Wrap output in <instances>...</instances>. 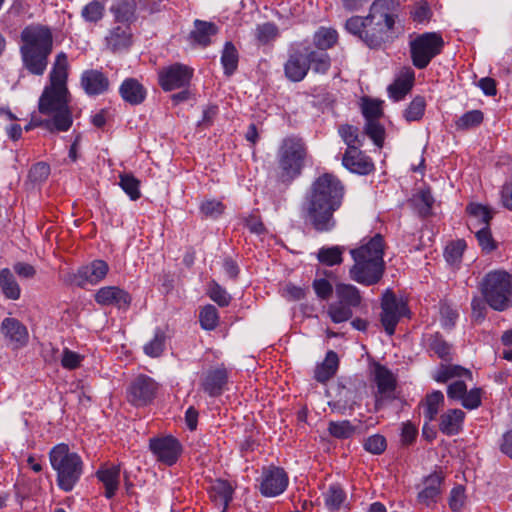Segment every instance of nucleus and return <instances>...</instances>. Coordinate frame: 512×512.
<instances>
[{"mask_svg": "<svg viewBox=\"0 0 512 512\" xmlns=\"http://www.w3.org/2000/svg\"><path fill=\"white\" fill-rule=\"evenodd\" d=\"M336 296L338 302L351 308L358 307L361 304L362 297L359 289L352 284L339 283L336 285Z\"/></svg>", "mask_w": 512, "mask_h": 512, "instance_id": "33", "label": "nucleus"}, {"mask_svg": "<svg viewBox=\"0 0 512 512\" xmlns=\"http://www.w3.org/2000/svg\"><path fill=\"white\" fill-rule=\"evenodd\" d=\"M467 211L470 215V228H480L485 225L489 226L492 214L486 206L478 203H471L467 206Z\"/></svg>", "mask_w": 512, "mask_h": 512, "instance_id": "37", "label": "nucleus"}, {"mask_svg": "<svg viewBox=\"0 0 512 512\" xmlns=\"http://www.w3.org/2000/svg\"><path fill=\"white\" fill-rule=\"evenodd\" d=\"M192 76L193 69L180 63L164 67L158 73L159 84L165 91L185 88Z\"/></svg>", "mask_w": 512, "mask_h": 512, "instance_id": "13", "label": "nucleus"}, {"mask_svg": "<svg viewBox=\"0 0 512 512\" xmlns=\"http://www.w3.org/2000/svg\"><path fill=\"white\" fill-rule=\"evenodd\" d=\"M278 36V27L271 22L260 24L256 28V38L259 42L266 44Z\"/></svg>", "mask_w": 512, "mask_h": 512, "instance_id": "58", "label": "nucleus"}, {"mask_svg": "<svg viewBox=\"0 0 512 512\" xmlns=\"http://www.w3.org/2000/svg\"><path fill=\"white\" fill-rule=\"evenodd\" d=\"M356 428L348 420L330 421L328 432L337 439H348L354 435Z\"/></svg>", "mask_w": 512, "mask_h": 512, "instance_id": "46", "label": "nucleus"}, {"mask_svg": "<svg viewBox=\"0 0 512 512\" xmlns=\"http://www.w3.org/2000/svg\"><path fill=\"white\" fill-rule=\"evenodd\" d=\"M208 295L221 307L228 306L231 301V296L228 294V292L215 281L210 284Z\"/></svg>", "mask_w": 512, "mask_h": 512, "instance_id": "60", "label": "nucleus"}, {"mask_svg": "<svg viewBox=\"0 0 512 512\" xmlns=\"http://www.w3.org/2000/svg\"><path fill=\"white\" fill-rule=\"evenodd\" d=\"M158 390L157 382L149 376L139 375L127 389L128 402L136 407L150 404Z\"/></svg>", "mask_w": 512, "mask_h": 512, "instance_id": "11", "label": "nucleus"}, {"mask_svg": "<svg viewBox=\"0 0 512 512\" xmlns=\"http://www.w3.org/2000/svg\"><path fill=\"white\" fill-rule=\"evenodd\" d=\"M339 135L347 145L346 150L357 149L362 146L359 129L355 126L344 124L338 129Z\"/></svg>", "mask_w": 512, "mask_h": 512, "instance_id": "42", "label": "nucleus"}, {"mask_svg": "<svg viewBox=\"0 0 512 512\" xmlns=\"http://www.w3.org/2000/svg\"><path fill=\"white\" fill-rule=\"evenodd\" d=\"M362 113L366 121L378 120L382 115L381 102L377 100L364 99Z\"/></svg>", "mask_w": 512, "mask_h": 512, "instance_id": "61", "label": "nucleus"}, {"mask_svg": "<svg viewBox=\"0 0 512 512\" xmlns=\"http://www.w3.org/2000/svg\"><path fill=\"white\" fill-rule=\"evenodd\" d=\"M482 121L483 113L480 110H471L456 121V127L459 130H467L479 126Z\"/></svg>", "mask_w": 512, "mask_h": 512, "instance_id": "53", "label": "nucleus"}, {"mask_svg": "<svg viewBox=\"0 0 512 512\" xmlns=\"http://www.w3.org/2000/svg\"><path fill=\"white\" fill-rule=\"evenodd\" d=\"M306 148L301 139L288 137L282 141L278 150V164L283 181H291L301 173Z\"/></svg>", "mask_w": 512, "mask_h": 512, "instance_id": "8", "label": "nucleus"}, {"mask_svg": "<svg viewBox=\"0 0 512 512\" xmlns=\"http://www.w3.org/2000/svg\"><path fill=\"white\" fill-rule=\"evenodd\" d=\"M381 324L385 332L392 336L400 319L409 314L406 303L397 298L391 290H386L381 300Z\"/></svg>", "mask_w": 512, "mask_h": 512, "instance_id": "10", "label": "nucleus"}, {"mask_svg": "<svg viewBox=\"0 0 512 512\" xmlns=\"http://www.w3.org/2000/svg\"><path fill=\"white\" fill-rule=\"evenodd\" d=\"M479 287L493 310L504 311L512 305V275L507 271L499 269L488 272Z\"/></svg>", "mask_w": 512, "mask_h": 512, "instance_id": "7", "label": "nucleus"}, {"mask_svg": "<svg viewBox=\"0 0 512 512\" xmlns=\"http://www.w3.org/2000/svg\"><path fill=\"white\" fill-rule=\"evenodd\" d=\"M21 40L23 44L20 51L24 66L34 75H43L53 47L50 29L41 25L27 26L21 32Z\"/></svg>", "mask_w": 512, "mask_h": 512, "instance_id": "5", "label": "nucleus"}, {"mask_svg": "<svg viewBox=\"0 0 512 512\" xmlns=\"http://www.w3.org/2000/svg\"><path fill=\"white\" fill-rule=\"evenodd\" d=\"M337 32L329 28H320L313 37L316 50L325 51L331 48L337 41Z\"/></svg>", "mask_w": 512, "mask_h": 512, "instance_id": "40", "label": "nucleus"}, {"mask_svg": "<svg viewBox=\"0 0 512 512\" xmlns=\"http://www.w3.org/2000/svg\"><path fill=\"white\" fill-rule=\"evenodd\" d=\"M119 93L123 100L131 105H139L146 98V89L134 78L125 79L119 88Z\"/></svg>", "mask_w": 512, "mask_h": 512, "instance_id": "27", "label": "nucleus"}, {"mask_svg": "<svg viewBox=\"0 0 512 512\" xmlns=\"http://www.w3.org/2000/svg\"><path fill=\"white\" fill-rule=\"evenodd\" d=\"M428 350L436 354L443 361H451L453 355L452 345L440 333L430 334L426 337Z\"/></svg>", "mask_w": 512, "mask_h": 512, "instance_id": "31", "label": "nucleus"}, {"mask_svg": "<svg viewBox=\"0 0 512 512\" xmlns=\"http://www.w3.org/2000/svg\"><path fill=\"white\" fill-rule=\"evenodd\" d=\"M132 44V32L129 26H116L105 37L106 48L112 52L128 49Z\"/></svg>", "mask_w": 512, "mask_h": 512, "instance_id": "24", "label": "nucleus"}, {"mask_svg": "<svg viewBox=\"0 0 512 512\" xmlns=\"http://www.w3.org/2000/svg\"><path fill=\"white\" fill-rule=\"evenodd\" d=\"M201 327L205 330H214L219 321L217 309L213 305H206L199 314Z\"/></svg>", "mask_w": 512, "mask_h": 512, "instance_id": "52", "label": "nucleus"}, {"mask_svg": "<svg viewBox=\"0 0 512 512\" xmlns=\"http://www.w3.org/2000/svg\"><path fill=\"white\" fill-rule=\"evenodd\" d=\"M342 165L352 173L367 175L374 170V164L370 157L366 156L360 148L346 150Z\"/></svg>", "mask_w": 512, "mask_h": 512, "instance_id": "18", "label": "nucleus"}, {"mask_svg": "<svg viewBox=\"0 0 512 512\" xmlns=\"http://www.w3.org/2000/svg\"><path fill=\"white\" fill-rule=\"evenodd\" d=\"M109 271L108 264L103 260H94L78 269L75 278L78 285L83 287L86 283L97 284L103 280Z\"/></svg>", "mask_w": 512, "mask_h": 512, "instance_id": "21", "label": "nucleus"}, {"mask_svg": "<svg viewBox=\"0 0 512 512\" xmlns=\"http://www.w3.org/2000/svg\"><path fill=\"white\" fill-rule=\"evenodd\" d=\"M1 330L14 349L23 347L28 342L27 328L15 318H5Z\"/></svg>", "mask_w": 512, "mask_h": 512, "instance_id": "22", "label": "nucleus"}, {"mask_svg": "<svg viewBox=\"0 0 512 512\" xmlns=\"http://www.w3.org/2000/svg\"><path fill=\"white\" fill-rule=\"evenodd\" d=\"M346 498L344 490L337 484L330 485L324 493L327 508L331 511L338 510Z\"/></svg>", "mask_w": 512, "mask_h": 512, "instance_id": "45", "label": "nucleus"}, {"mask_svg": "<svg viewBox=\"0 0 512 512\" xmlns=\"http://www.w3.org/2000/svg\"><path fill=\"white\" fill-rule=\"evenodd\" d=\"M363 447L371 454L380 455L386 450L387 442L384 436L374 434L364 440Z\"/></svg>", "mask_w": 512, "mask_h": 512, "instance_id": "57", "label": "nucleus"}, {"mask_svg": "<svg viewBox=\"0 0 512 512\" xmlns=\"http://www.w3.org/2000/svg\"><path fill=\"white\" fill-rule=\"evenodd\" d=\"M366 135L374 142L377 147H382L384 143L385 129L378 120L366 121Z\"/></svg>", "mask_w": 512, "mask_h": 512, "instance_id": "55", "label": "nucleus"}, {"mask_svg": "<svg viewBox=\"0 0 512 512\" xmlns=\"http://www.w3.org/2000/svg\"><path fill=\"white\" fill-rule=\"evenodd\" d=\"M444 41L436 32H425L410 42V54L413 65L418 69L426 68L431 60L439 55Z\"/></svg>", "mask_w": 512, "mask_h": 512, "instance_id": "9", "label": "nucleus"}, {"mask_svg": "<svg viewBox=\"0 0 512 512\" xmlns=\"http://www.w3.org/2000/svg\"><path fill=\"white\" fill-rule=\"evenodd\" d=\"M441 325L446 329H452L458 318V312L450 305L443 303L440 306Z\"/></svg>", "mask_w": 512, "mask_h": 512, "instance_id": "62", "label": "nucleus"}, {"mask_svg": "<svg viewBox=\"0 0 512 512\" xmlns=\"http://www.w3.org/2000/svg\"><path fill=\"white\" fill-rule=\"evenodd\" d=\"M465 248L466 243L464 240L451 242L449 245H447L444 252L446 261L451 265H457L460 263Z\"/></svg>", "mask_w": 512, "mask_h": 512, "instance_id": "54", "label": "nucleus"}, {"mask_svg": "<svg viewBox=\"0 0 512 512\" xmlns=\"http://www.w3.org/2000/svg\"><path fill=\"white\" fill-rule=\"evenodd\" d=\"M229 373L221 364L204 371L200 377V387L210 397L220 396L228 383Z\"/></svg>", "mask_w": 512, "mask_h": 512, "instance_id": "15", "label": "nucleus"}, {"mask_svg": "<svg viewBox=\"0 0 512 512\" xmlns=\"http://www.w3.org/2000/svg\"><path fill=\"white\" fill-rule=\"evenodd\" d=\"M475 236L483 252L490 253L497 248V243L492 236L489 226L485 225L478 228Z\"/></svg>", "mask_w": 512, "mask_h": 512, "instance_id": "51", "label": "nucleus"}, {"mask_svg": "<svg viewBox=\"0 0 512 512\" xmlns=\"http://www.w3.org/2000/svg\"><path fill=\"white\" fill-rule=\"evenodd\" d=\"M306 56L308 57L309 69L318 74H326L331 66V60L327 52L315 50L311 46H306Z\"/></svg>", "mask_w": 512, "mask_h": 512, "instance_id": "32", "label": "nucleus"}, {"mask_svg": "<svg viewBox=\"0 0 512 512\" xmlns=\"http://www.w3.org/2000/svg\"><path fill=\"white\" fill-rule=\"evenodd\" d=\"M109 85V79L99 70H86L81 75V87L89 96H96L107 92Z\"/></svg>", "mask_w": 512, "mask_h": 512, "instance_id": "20", "label": "nucleus"}, {"mask_svg": "<svg viewBox=\"0 0 512 512\" xmlns=\"http://www.w3.org/2000/svg\"><path fill=\"white\" fill-rule=\"evenodd\" d=\"M49 460L52 468L57 473V485L64 492H70L79 482L84 463L81 457L70 450L66 444H58L49 452Z\"/></svg>", "mask_w": 512, "mask_h": 512, "instance_id": "6", "label": "nucleus"}, {"mask_svg": "<svg viewBox=\"0 0 512 512\" xmlns=\"http://www.w3.org/2000/svg\"><path fill=\"white\" fill-rule=\"evenodd\" d=\"M200 211L207 217L215 218L223 213L224 205L220 201L208 199L201 203Z\"/></svg>", "mask_w": 512, "mask_h": 512, "instance_id": "63", "label": "nucleus"}, {"mask_svg": "<svg viewBox=\"0 0 512 512\" xmlns=\"http://www.w3.org/2000/svg\"><path fill=\"white\" fill-rule=\"evenodd\" d=\"M350 254L354 260L349 271L351 279L366 286L378 283L385 269L382 236L376 234L366 244L351 249Z\"/></svg>", "mask_w": 512, "mask_h": 512, "instance_id": "4", "label": "nucleus"}, {"mask_svg": "<svg viewBox=\"0 0 512 512\" xmlns=\"http://www.w3.org/2000/svg\"><path fill=\"white\" fill-rule=\"evenodd\" d=\"M374 379L378 394L380 395L376 396L375 408L379 409L382 405V400L391 397L396 386V380L392 372L380 364H377L374 368Z\"/></svg>", "mask_w": 512, "mask_h": 512, "instance_id": "19", "label": "nucleus"}, {"mask_svg": "<svg viewBox=\"0 0 512 512\" xmlns=\"http://www.w3.org/2000/svg\"><path fill=\"white\" fill-rule=\"evenodd\" d=\"M328 315L334 323H342L352 317L353 311L351 307L337 301L329 305Z\"/></svg>", "mask_w": 512, "mask_h": 512, "instance_id": "50", "label": "nucleus"}, {"mask_svg": "<svg viewBox=\"0 0 512 512\" xmlns=\"http://www.w3.org/2000/svg\"><path fill=\"white\" fill-rule=\"evenodd\" d=\"M221 63L224 68V73L228 76L232 75L238 66V52L231 42H226L222 56Z\"/></svg>", "mask_w": 512, "mask_h": 512, "instance_id": "41", "label": "nucleus"}, {"mask_svg": "<svg viewBox=\"0 0 512 512\" xmlns=\"http://www.w3.org/2000/svg\"><path fill=\"white\" fill-rule=\"evenodd\" d=\"M68 66L67 55L64 52L59 53L50 72V85L45 87L39 99V111L53 116L51 121L46 122V126L53 125L59 131H67L72 125L66 85Z\"/></svg>", "mask_w": 512, "mask_h": 512, "instance_id": "3", "label": "nucleus"}, {"mask_svg": "<svg viewBox=\"0 0 512 512\" xmlns=\"http://www.w3.org/2000/svg\"><path fill=\"white\" fill-rule=\"evenodd\" d=\"M345 248L342 246L322 247L317 253L319 262L327 266L339 265L342 263V254Z\"/></svg>", "mask_w": 512, "mask_h": 512, "instance_id": "39", "label": "nucleus"}, {"mask_svg": "<svg viewBox=\"0 0 512 512\" xmlns=\"http://www.w3.org/2000/svg\"><path fill=\"white\" fill-rule=\"evenodd\" d=\"M165 334L160 329H157L154 337L147 344L144 345V353L149 357H159L165 349Z\"/></svg>", "mask_w": 512, "mask_h": 512, "instance_id": "49", "label": "nucleus"}, {"mask_svg": "<svg viewBox=\"0 0 512 512\" xmlns=\"http://www.w3.org/2000/svg\"><path fill=\"white\" fill-rule=\"evenodd\" d=\"M149 447L156 459L168 466L177 462L182 451L181 444L172 436L152 438Z\"/></svg>", "mask_w": 512, "mask_h": 512, "instance_id": "14", "label": "nucleus"}, {"mask_svg": "<svg viewBox=\"0 0 512 512\" xmlns=\"http://www.w3.org/2000/svg\"><path fill=\"white\" fill-rule=\"evenodd\" d=\"M260 493L265 497H276L282 494L288 486V476L284 469L268 466L262 469L258 479Z\"/></svg>", "mask_w": 512, "mask_h": 512, "instance_id": "12", "label": "nucleus"}, {"mask_svg": "<svg viewBox=\"0 0 512 512\" xmlns=\"http://www.w3.org/2000/svg\"><path fill=\"white\" fill-rule=\"evenodd\" d=\"M105 14V6L98 0L86 4L81 10L82 18L88 23H98Z\"/></svg>", "mask_w": 512, "mask_h": 512, "instance_id": "43", "label": "nucleus"}, {"mask_svg": "<svg viewBox=\"0 0 512 512\" xmlns=\"http://www.w3.org/2000/svg\"><path fill=\"white\" fill-rule=\"evenodd\" d=\"M284 71L286 77L293 82H299L305 78L309 71L306 46L290 54L284 65Z\"/></svg>", "mask_w": 512, "mask_h": 512, "instance_id": "17", "label": "nucleus"}, {"mask_svg": "<svg viewBox=\"0 0 512 512\" xmlns=\"http://www.w3.org/2000/svg\"><path fill=\"white\" fill-rule=\"evenodd\" d=\"M0 291L5 299L16 301L21 296V287L9 268L0 270Z\"/></svg>", "mask_w": 512, "mask_h": 512, "instance_id": "29", "label": "nucleus"}, {"mask_svg": "<svg viewBox=\"0 0 512 512\" xmlns=\"http://www.w3.org/2000/svg\"><path fill=\"white\" fill-rule=\"evenodd\" d=\"M464 419L461 409H448L440 416L439 430L447 436H455L462 431Z\"/></svg>", "mask_w": 512, "mask_h": 512, "instance_id": "26", "label": "nucleus"}, {"mask_svg": "<svg viewBox=\"0 0 512 512\" xmlns=\"http://www.w3.org/2000/svg\"><path fill=\"white\" fill-rule=\"evenodd\" d=\"M338 356L334 351L326 354L325 360L316 367L314 377L320 383H325L334 376L338 368Z\"/></svg>", "mask_w": 512, "mask_h": 512, "instance_id": "35", "label": "nucleus"}, {"mask_svg": "<svg viewBox=\"0 0 512 512\" xmlns=\"http://www.w3.org/2000/svg\"><path fill=\"white\" fill-rule=\"evenodd\" d=\"M398 13V0H375L366 16L350 17L345 28L368 48L378 50L393 40Z\"/></svg>", "mask_w": 512, "mask_h": 512, "instance_id": "1", "label": "nucleus"}, {"mask_svg": "<svg viewBox=\"0 0 512 512\" xmlns=\"http://www.w3.org/2000/svg\"><path fill=\"white\" fill-rule=\"evenodd\" d=\"M344 193V185L331 173H324L313 182L305 217L315 230L328 232L335 227L333 214L340 208Z\"/></svg>", "mask_w": 512, "mask_h": 512, "instance_id": "2", "label": "nucleus"}, {"mask_svg": "<svg viewBox=\"0 0 512 512\" xmlns=\"http://www.w3.org/2000/svg\"><path fill=\"white\" fill-rule=\"evenodd\" d=\"M482 396L483 389L480 387H474L469 391H466L465 395L460 401V404L467 410L477 409L482 404Z\"/></svg>", "mask_w": 512, "mask_h": 512, "instance_id": "56", "label": "nucleus"}, {"mask_svg": "<svg viewBox=\"0 0 512 512\" xmlns=\"http://www.w3.org/2000/svg\"><path fill=\"white\" fill-rule=\"evenodd\" d=\"M110 12L118 22L131 23L136 20L135 0H116L110 7Z\"/></svg>", "mask_w": 512, "mask_h": 512, "instance_id": "30", "label": "nucleus"}, {"mask_svg": "<svg viewBox=\"0 0 512 512\" xmlns=\"http://www.w3.org/2000/svg\"><path fill=\"white\" fill-rule=\"evenodd\" d=\"M96 476L105 487V497H114L120 484V466L104 465L96 472Z\"/></svg>", "mask_w": 512, "mask_h": 512, "instance_id": "25", "label": "nucleus"}, {"mask_svg": "<svg viewBox=\"0 0 512 512\" xmlns=\"http://www.w3.org/2000/svg\"><path fill=\"white\" fill-rule=\"evenodd\" d=\"M426 108V101L422 96H416L404 110L403 116L407 122L422 119Z\"/></svg>", "mask_w": 512, "mask_h": 512, "instance_id": "47", "label": "nucleus"}, {"mask_svg": "<svg viewBox=\"0 0 512 512\" xmlns=\"http://www.w3.org/2000/svg\"><path fill=\"white\" fill-rule=\"evenodd\" d=\"M217 27L214 23L196 20L195 29L191 32V38L202 46L210 44L211 36L217 33Z\"/></svg>", "mask_w": 512, "mask_h": 512, "instance_id": "36", "label": "nucleus"}, {"mask_svg": "<svg viewBox=\"0 0 512 512\" xmlns=\"http://www.w3.org/2000/svg\"><path fill=\"white\" fill-rule=\"evenodd\" d=\"M466 502L465 488L462 485L455 486L451 491L448 499V504L453 512L462 510Z\"/></svg>", "mask_w": 512, "mask_h": 512, "instance_id": "59", "label": "nucleus"}, {"mask_svg": "<svg viewBox=\"0 0 512 512\" xmlns=\"http://www.w3.org/2000/svg\"><path fill=\"white\" fill-rule=\"evenodd\" d=\"M119 185L123 191L129 196L132 201H136L140 198L141 192L139 189L140 181L136 179L132 174H121L119 176Z\"/></svg>", "mask_w": 512, "mask_h": 512, "instance_id": "48", "label": "nucleus"}, {"mask_svg": "<svg viewBox=\"0 0 512 512\" xmlns=\"http://www.w3.org/2000/svg\"><path fill=\"white\" fill-rule=\"evenodd\" d=\"M95 301L101 306H115L126 310L131 304V296L118 286H105L96 292Z\"/></svg>", "mask_w": 512, "mask_h": 512, "instance_id": "16", "label": "nucleus"}, {"mask_svg": "<svg viewBox=\"0 0 512 512\" xmlns=\"http://www.w3.org/2000/svg\"><path fill=\"white\" fill-rule=\"evenodd\" d=\"M414 71L407 69L406 72L389 86L390 97L399 101L411 90L414 83Z\"/></svg>", "mask_w": 512, "mask_h": 512, "instance_id": "34", "label": "nucleus"}, {"mask_svg": "<svg viewBox=\"0 0 512 512\" xmlns=\"http://www.w3.org/2000/svg\"><path fill=\"white\" fill-rule=\"evenodd\" d=\"M472 380V372L458 365H442L435 377L437 382H447L452 378H461Z\"/></svg>", "mask_w": 512, "mask_h": 512, "instance_id": "38", "label": "nucleus"}, {"mask_svg": "<svg viewBox=\"0 0 512 512\" xmlns=\"http://www.w3.org/2000/svg\"><path fill=\"white\" fill-rule=\"evenodd\" d=\"M442 482L443 477L439 473L427 476L423 482L422 490L418 493V501L427 507L434 505L441 494Z\"/></svg>", "mask_w": 512, "mask_h": 512, "instance_id": "23", "label": "nucleus"}, {"mask_svg": "<svg viewBox=\"0 0 512 512\" xmlns=\"http://www.w3.org/2000/svg\"><path fill=\"white\" fill-rule=\"evenodd\" d=\"M233 488L229 482L221 479L215 480L209 489L210 498L216 505L222 506L225 512L233 497Z\"/></svg>", "mask_w": 512, "mask_h": 512, "instance_id": "28", "label": "nucleus"}, {"mask_svg": "<svg viewBox=\"0 0 512 512\" xmlns=\"http://www.w3.org/2000/svg\"><path fill=\"white\" fill-rule=\"evenodd\" d=\"M467 391V385L463 380H455L447 387L449 399L460 402Z\"/></svg>", "mask_w": 512, "mask_h": 512, "instance_id": "64", "label": "nucleus"}, {"mask_svg": "<svg viewBox=\"0 0 512 512\" xmlns=\"http://www.w3.org/2000/svg\"><path fill=\"white\" fill-rule=\"evenodd\" d=\"M444 403V395L441 391H433L426 396L424 416L428 421H433Z\"/></svg>", "mask_w": 512, "mask_h": 512, "instance_id": "44", "label": "nucleus"}]
</instances>
